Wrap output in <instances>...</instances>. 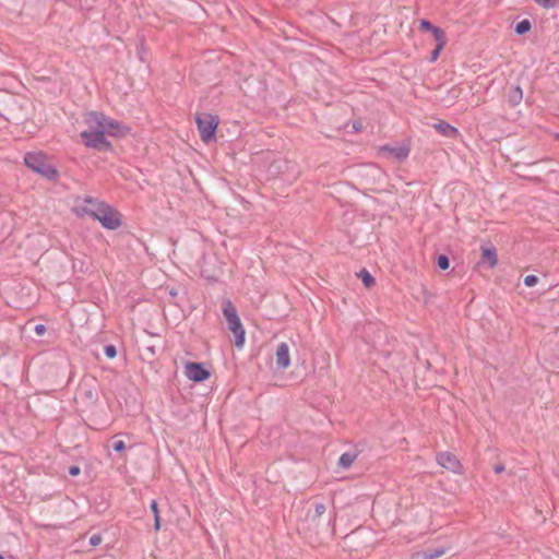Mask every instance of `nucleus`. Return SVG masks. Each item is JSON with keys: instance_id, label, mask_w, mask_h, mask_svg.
<instances>
[{"instance_id": "1", "label": "nucleus", "mask_w": 559, "mask_h": 559, "mask_svg": "<svg viewBox=\"0 0 559 559\" xmlns=\"http://www.w3.org/2000/svg\"><path fill=\"white\" fill-rule=\"evenodd\" d=\"M106 115L100 111H88L84 116L87 129L80 133L82 143L98 152H112L114 146L105 136Z\"/></svg>"}, {"instance_id": "2", "label": "nucleus", "mask_w": 559, "mask_h": 559, "mask_svg": "<svg viewBox=\"0 0 559 559\" xmlns=\"http://www.w3.org/2000/svg\"><path fill=\"white\" fill-rule=\"evenodd\" d=\"M85 204L95 205V209L87 206H78L74 209L78 216L88 215L93 219L98 221L100 225L108 230H116L122 225V215L116 209L104 201L85 197Z\"/></svg>"}, {"instance_id": "3", "label": "nucleus", "mask_w": 559, "mask_h": 559, "mask_svg": "<svg viewBox=\"0 0 559 559\" xmlns=\"http://www.w3.org/2000/svg\"><path fill=\"white\" fill-rule=\"evenodd\" d=\"M24 164L34 173L51 182H57L60 174L52 164L51 158L44 152H27L24 155Z\"/></svg>"}, {"instance_id": "4", "label": "nucleus", "mask_w": 559, "mask_h": 559, "mask_svg": "<svg viewBox=\"0 0 559 559\" xmlns=\"http://www.w3.org/2000/svg\"><path fill=\"white\" fill-rule=\"evenodd\" d=\"M222 312L227 321L228 330L234 334V344L237 348H242L246 342V330L241 323L235 305L229 299L222 302Z\"/></svg>"}, {"instance_id": "5", "label": "nucleus", "mask_w": 559, "mask_h": 559, "mask_svg": "<svg viewBox=\"0 0 559 559\" xmlns=\"http://www.w3.org/2000/svg\"><path fill=\"white\" fill-rule=\"evenodd\" d=\"M195 123L200 138L204 143L209 144L216 141V133L219 124V118L217 115L210 112L197 114Z\"/></svg>"}, {"instance_id": "6", "label": "nucleus", "mask_w": 559, "mask_h": 559, "mask_svg": "<svg viewBox=\"0 0 559 559\" xmlns=\"http://www.w3.org/2000/svg\"><path fill=\"white\" fill-rule=\"evenodd\" d=\"M186 377L194 383H202L210 379L211 371L205 367V364L198 361H187L185 364Z\"/></svg>"}, {"instance_id": "7", "label": "nucleus", "mask_w": 559, "mask_h": 559, "mask_svg": "<svg viewBox=\"0 0 559 559\" xmlns=\"http://www.w3.org/2000/svg\"><path fill=\"white\" fill-rule=\"evenodd\" d=\"M437 462L443 468L453 472L455 474L463 473V465L459 461L455 454L444 451L437 454Z\"/></svg>"}, {"instance_id": "8", "label": "nucleus", "mask_w": 559, "mask_h": 559, "mask_svg": "<svg viewBox=\"0 0 559 559\" xmlns=\"http://www.w3.org/2000/svg\"><path fill=\"white\" fill-rule=\"evenodd\" d=\"M105 123V135L107 134L110 136L123 138L131 131L130 127L108 116H106Z\"/></svg>"}, {"instance_id": "9", "label": "nucleus", "mask_w": 559, "mask_h": 559, "mask_svg": "<svg viewBox=\"0 0 559 559\" xmlns=\"http://www.w3.org/2000/svg\"><path fill=\"white\" fill-rule=\"evenodd\" d=\"M379 152L382 154H386L389 157H392L401 163L408 157L411 148L406 144H402L399 146H391L389 144H385L380 147Z\"/></svg>"}, {"instance_id": "10", "label": "nucleus", "mask_w": 559, "mask_h": 559, "mask_svg": "<svg viewBox=\"0 0 559 559\" xmlns=\"http://www.w3.org/2000/svg\"><path fill=\"white\" fill-rule=\"evenodd\" d=\"M276 359V368L281 370H285L290 365V354L289 346L287 343L283 342L278 344L275 353Z\"/></svg>"}, {"instance_id": "11", "label": "nucleus", "mask_w": 559, "mask_h": 559, "mask_svg": "<svg viewBox=\"0 0 559 559\" xmlns=\"http://www.w3.org/2000/svg\"><path fill=\"white\" fill-rule=\"evenodd\" d=\"M289 162L285 159H274L267 166V174L270 177L276 178L280 177L281 175H284L289 169Z\"/></svg>"}, {"instance_id": "12", "label": "nucleus", "mask_w": 559, "mask_h": 559, "mask_svg": "<svg viewBox=\"0 0 559 559\" xmlns=\"http://www.w3.org/2000/svg\"><path fill=\"white\" fill-rule=\"evenodd\" d=\"M480 263H487L490 269L497 265L498 254L497 249L493 246L481 247V257L478 264Z\"/></svg>"}, {"instance_id": "13", "label": "nucleus", "mask_w": 559, "mask_h": 559, "mask_svg": "<svg viewBox=\"0 0 559 559\" xmlns=\"http://www.w3.org/2000/svg\"><path fill=\"white\" fill-rule=\"evenodd\" d=\"M435 129L441 134L450 139H455L460 132L459 130L451 126L450 123L441 120L435 124Z\"/></svg>"}, {"instance_id": "14", "label": "nucleus", "mask_w": 559, "mask_h": 559, "mask_svg": "<svg viewBox=\"0 0 559 559\" xmlns=\"http://www.w3.org/2000/svg\"><path fill=\"white\" fill-rule=\"evenodd\" d=\"M523 98V91L520 86H513L508 92V103L510 106H518Z\"/></svg>"}, {"instance_id": "15", "label": "nucleus", "mask_w": 559, "mask_h": 559, "mask_svg": "<svg viewBox=\"0 0 559 559\" xmlns=\"http://www.w3.org/2000/svg\"><path fill=\"white\" fill-rule=\"evenodd\" d=\"M326 511V507L323 502H314L313 509H309L307 512V518L312 522H316L319 518H321Z\"/></svg>"}, {"instance_id": "16", "label": "nucleus", "mask_w": 559, "mask_h": 559, "mask_svg": "<svg viewBox=\"0 0 559 559\" xmlns=\"http://www.w3.org/2000/svg\"><path fill=\"white\" fill-rule=\"evenodd\" d=\"M156 354H157L156 346L153 344H147V345H144L143 348L141 349L140 356H141L142 360L147 361V362H153L156 357Z\"/></svg>"}, {"instance_id": "17", "label": "nucleus", "mask_w": 559, "mask_h": 559, "mask_svg": "<svg viewBox=\"0 0 559 559\" xmlns=\"http://www.w3.org/2000/svg\"><path fill=\"white\" fill-rule=\"evenodd\" d=\"M356 457H357L356 453L345 452L340 456L337 465H338V467H341L343 469H347L353 465Z\"/></svg>"}, {"instance_id": "18", "label": "nucleus", "mask_w": 559, "mask_h": 559, "mask_svg": "<svg viewBox=\"0 0 559 559\" xmlns=\"http://www.w3.org/2000/svg\"><path fill=\"white\" fill-rule=\"evenodd\" d=\"M150 509L153 513V516H154V530L156 532H158L160 530V526H162V518H160V514H159V508H158V503L156 500H152L151 503H150Z\"/></svg>"}, {"instance_id": "19", "label": "nucleus", "mask_w": 559, "mask_h": 559, "mask_svg": "<svg viewBox=\"0 0 559 559\" xmlns=\"http://www.w3.org/2000/svg\"><path fill=\"white\" fill-rule=\"evenodd\" d=\"M532 29V22L528 19H523L514 25L516 35H525Z\"/></svg>"}, {"instance_id": "20", "label": "nucleus", "mask_w": 559, "mask_h": 559, "mask_svg": "<svg viewBox=\"0 0 559 559\" xmlns=\"http://www.w3.org/2000/svg\"><path fill=\"white\" fill-rule=\"evenodd\" d=\"M358 277L360 278L361 283L364 284V286L366 288H371L372 286H374L376 284V280L374 277L371 275V273L369 271H367L366 269H362L359 273H358Z\"/></svg>"}, {"instance_id": "21", "label": "nucleus", "mask_w": 559, "mask_h": 559, "mask_svg": "<svg viewBox=\"0 0 559 559\" xmlns=\"http://www.w3.org/2000/svg\"><path fill=\"white\" fill-rule=\"evenodd\" d=\"M431 35L433 36L437 45H447V35L445 32L439 27L436 26V28L432 31Z\"/></svg>"}, {"instance_id": "22", "label": "nucleus", "mask_w": 559, "mask_h": 559, "mask_svg": "<svg viewBox=\"0 0 559 559\" xmlns=\"http://www.w3.org/2000/svg\"><path fill=\"white\" fill-rule=\"evenodd\" d=\"M436 264L441 271H447L450 267V259L447 254L440 253L436 258Z\"/></svg>"}, {"instance_id": "23", "label": "nucleus", "mask_w": 559, "mask_h": 559, "mask_svg": "<svg viewBox=\"0 0 559 559\" xmlns=\"http://www.w3.org/2000/svg\"><path fill=\"white\" fill-rule=\"evenodd\" d=\"M436 28V25H433L429 20L421 19L419 21V29L427 33H432V31Z\"/></svg>"}, {"instance_id": "24", "label": "nucleus", "mask_w": 559, "mask_h": 559, "mask_svg": "<svg viewBox=\"0 0 559 559\" xmlns=\"http://www.w3.org/2000/svg\"><path fill=\"white\" fill-rule=\"evenodd\" d=\"M104 353L107 358L114 359L117 356V348L114 344H107L104 347Z\"/></svg>"}, {"instance_id": "25", "label": "nucleus", "mask_w": 559, "mask_h": 559, "mask_svg": "<svg viewBox=\"0 0 559 559\" xmlns=\"http://www.w3.org/2000/svg\"><path fill=\"white\" fill-rule=\"evenodd\" d=\"M444 47H445V45H437L436 44V47L430 52V58H429L430 62H435L439 58V56Z\"/></svg>"}, {"instance_id": "26", "label": "nucleus", "mask_w": 559, "mask_h": 559, "mask_svg": "<svg viewBox=\"0 0 559 559\" xmlns=\"http://www.w3.org/2000/svg\"><path fill=\"white\" fill-rule=\"evenodd\" d=\"M537 283H538V277L534 274H530L524 277V285L527 287H533Z\"/></svg>"}, {"instance_id": "27", "label": "nucleus", "mask_w": 559, "mask_h": 559, "mask_svg": "<svg viewBox=\"0 0 559 559\" xmlns=\"http://www.w3.org/2000/svg\"><path fill=\"white\" fill-rule=\"evenodd\" d=\"M83 397L92 402L97 401V392L93 389H87L83 392Z\"/></svg>"}, {"instance_id": "28", "label": "nucleus", "mask_w": 559, "mask_h": 559, "mask_svg": "<svg viewBox=\"0 0 559 559\" xmlns=\"http://www.w3.org/2000/svg\"><path fill=\"white\" fill-rule=\"evenodd\" d=\"M430 557V559H437L444 554V548H436L426 550Z\"/></svg>"}, {"instance_id": "29", "label": "nucleus", "mask_w": 559, "mask_h": 559, "mask_svg": "<svg viewBox=\"0 0 559 559\" xmlns=\"http://www.w3.org/2000/svg\"><path fill=\"white\" fill-rule=\"evenodd\" d=\"M112 449H114V451L121 453L127 449V445H126L124 441L116 440L112 442Z\"/></svg>"}, {"instance_id": "30", "label": "nucleus", "mask_w": 559, "mask_h": 559, "mask_svg": "<svg viewBox=\"0 0 559 559\" xmlns=\"http://www.w3.org/2000/svg\"><path fill=\"white\" fill-rule=\"evenodd\" d=\"M534 1L545 9L554 8L557 3V0H534Z\"/></svg>"}, {"instance_id": "31", "label": "nucleus", "mask_w": 559, "mask_h": 559, "mask_svg": "<svg viewBox=\"0 0 559 559\" xmlns=\"http://www.w3.org/2000/svg\"><path fill=\"white\" fill-rule=\"evenodd\" d=\"M103 538L100 534H94L90 538V545L95 547L98 546L102 543Z\"/></svg>"}, {"instance_id": "32", "label": "nucleus", "mask_w": 559, "mask_h": 559, "mask_svg": "<svg viewBox=\"0 0 559 559\" xmlns=\"http://www.w3.org/2000/svg\"><path fill=\"white\" fill-rule=\"evenodd\" d=\"M34 331L38 336H41L47 331V328L45 324L39 323L35 325Z\"/></svg>"}, {"instance_id": "33", "label": "nucleus", "mask_w": 559, "mask_h": 559, "mask_svg": "<svg viewBox=\"0 0 559 559\" xmlns=\"http://www.w3.org/2000/svg\"><path fill=\"white\" fill-rule=\"evenodd\" d=\"M68 473H69V475H70V476L75 477V476H79V475H80V473H81V468H80V466H78V465H71V466L69 467V469H68Z\"/></svg>"}, {"instance_id": "34", "label": "nucleus", "mask_w": 559, "mask_h": 559, "mask_svg": "<svg viewBox=\"0 0 559 559\" xmlns=\"http://www.w3.org/2000/svg\"><path fill=\"white\" fill-rule=\"evenodd\" d=\"M412 559H430L428 552L426 550L418 551L415 555H413Z\"/></svg>"}, {"instance_id": "35", "label": "nucleus", "mask_w": 559, "mask_h": 559, "mask_svg": "<svg viewBox=\"0 0 559 559\" xmlns=\"http://www.w3.org/2000/svg\"><path fill=\"white\" fill-rule=\"evenodd\" d=\"M335 519H336V514H335V512H333L332 514H330L329 521H328V524L332 525L333 531L335 528Z\"/></svg>"}, {"instance_id": "36", "label": "nucleus", "mask_w": 559, "mask_h": 559, "mask_svg": "<svg viewBox=\"0 0 559 559\" xmlns=\"http://www.w3.org/2000/svg\"><path fill=\"white\" fill-rule=\"evenodd\" d=\"M504 469H506V468H504V465H503V464H501V463H500V464H497V465H495V466H493V471H495V473H496V474H500V473H502Z\"/></svg>"}, {"instance_id": "37", "label": "nucleus", "mask_w": 559, "mask_h": 559, "mask_svg": "<svg viewBox=\"0 0 559 559\" xmlns=\"http://www.w3.org/2000/svg\"><path fill=\"white\" fill-rule=\"evenodd\" d=\"M169 295H170V296H173V297H175V296H177V292H176L175 289H171V290L169 292Z\"/></svg>"}, {"instance_id": "38", "label": "nucleus", "mask_w": 559, "mask_h": 559, "mask_svg": "<svg viewBox=\"0 0 559 559\" xmlns=\"http://www.w3.org/2000/svg\"><path fill=\"white\" fill-rule=\"evenodd\" d=\"M84 206H87L90 209H95V205L85 204Z\"/></svg>"}, {"instance_id": "39", "label": "nucleus", "mask_w": 559, "mask_h": 559, "mask_svg": "<svg viewBox=\"0 0 559 559\" xmlns=\"http://www.w3.org/2000/svg\"><path fill=\"white\" fill-rule=\"evenodd\" d=\"M0 559H4V556L0 552Z\"/></svg>"}]
</instances>
